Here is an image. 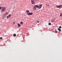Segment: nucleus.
<instances>
[{
  "instance_id": "nucleus-1",
  "label": "nucleus",
  "mask_w": 62,
  "mask_h": 62,
  "mask_svg": "<svg viewBox=\"0 0 62 62\" xmlns=\"http://www.w3.org/2000/svg\"><path fill=\"white\" fill-rule=\"evenodd\" d=\"M6 8L5 7H3L2 8L1 11H4L6 10Z\"/></svg>"
},
{
  "instance_id": "nucleus-2",
  "label": "nucleus",
  "mask_w": 62,
  "mask_h": 62,
  "mask_svg": "<svg viewBox=\"0 0 62 62\" xmlns=\"http://www.w3.org/2000/svg\"><path fill=\"white\" fill-rule=\"evenodd\" d=\"M56 7L57 8H62V5H61L58 6H57Z\"/></svg>"
},
{
  "instance_id": "nucleus-3",
  "label": "nucleus",
  "mask_w": 62,
  "mask_h": 62,
  "mask_svg": "<svg viewBox=\"0 0 62 62\" xmlns=\"http://www.w3.org/2000/svg\"><path fill=\"white\" fill-rule=\"evenodd\" d=\"M31 2L32 4H35V0H31Z\"/></svg>"
},
{
  "instance_id": "nucleus-4",
  "label": "nucleus",
  "mask_w": 62,
  "mask_h": 62,
  "mask_svg": "<svg viewBox=\"0 0 62 62\" xmlns=\"http://www.w3.org/2000/svg\"><path fill=\"white\" fill-rule=\"evenodd\" d=\"M11 16V15L9 14L8 16H7V19H8V18H10V17Z\"/></svg>"
},
{
  "instance_id": "nucleus-5",
  "label": "nucleus",
  "mask_w": 62,
  "mask_h": 62,
  "mask_svg": "<svg viewBox=\"0 0 62 62\" xmlns=\"http://www.w3.org/2000/svg\"><path fill=\"white\" fill-rule=\"evenodd\" d=\"M41 7H42V5H40L38 6V8H39V9H40V8H41Z\"/></svg>"
},
{
  "instance_id": "nucleus-6",
  "label": "nucleus",
  "mask_w": 62,
  "mask_h": 62,
  "mask_svg": "<svg viewBox=\"0 0 62 62\" xmlns=\"http://www.w3.org/2000/svg\"><path fill=\"white\" fill-rule=\"evenodd\" d=\"M28 14L29 15H32L33 14V13H29Z\"/></svg>"
},
{
  "instance_id": "nucleus-7",
  "label": "nucleus",
  "mask_w": 62,
  "mask_h": 62,
  "mask_svg": "<svg viewBox=\"0 0 62 62\" xmlns=\"http://www.w3.org/2000/svg\"><path fill=\"white\" fill-rule=\"evenodd\" d=\"M17 25H18V27H19V28H20V27L21 26V25L20 24H19V23L17 24Z\"/></svg>"
},
{
  "instance_id": "nucleus-8",
  "label": "nucleus",
  "mask_w": 62,
  "mask_h": 62,
  "mask_svg": "<svg viewBox=\"0 0 62 62\" xmlns=\"http://www.w3.org/2000/svg\"><path fill=\"white\" fill-rule=\"evenodd\" d=\"M34 6L35 7H36V8H38L39 6L38 5H34Z\"/></svg>"
},
{
  "instance_id": "nucleus-9",
  "label": "nucleus",
  "mask_w": 62,
  "mask_h": 62,
  "mask_svg": "<svg viewBox=\"0 0 62 62\" xmlns=\"http://www.w3.org/2000/svg\"><path fill=\"white\" fill-rule=\"evenodd\" d=\"M33 9H35V10H36V9H37L36 8V7H35V6L33 7Z\"/></svg>"
},
{
  "instance_id": "nucleus-10",
  "label": "nucleus",
  "mask_w": 62,
  "mask_h": 62,
  "mask_svg": "<svg viewBox=\"0 0 62 62\" xmlns=\"http://www.w3.org/2000/svg\"><path fill=\"white\" fill-rule=\"evenodd\" d=\"M23 22L22 21H21V22H20V24H23Z\"/></svg>"
},
{
  "instance_id": "nucleus-11",
  "label": "nucleus",
  "mask_w": 62,
  "mask_h": 62,
  "mask_svg": "<svg viewBox=\"0 0 62 62\" xmlns=\"http://www.w3.org/2000/svg\"><path fill=\"white\" fill-rule=\"evenodd\" d=\"M30 12V11L29 10H27L26 11V12L27 13H28V12Z\"/></svg>"
},
{
  "instance_id": "nucleus-12",
  "label": "nucleus",
  "mask_w": 62,
  "mask_h": 62,
  "mask_svg": "<svg viewBox=\"0 0 62 62\" xmlns=\"http://www.w3.org/2000/svg\"><path fill=\"white\" fill-rule=\"evenodd\" d=\"M14 37H16V34H14L13 35Z\"/></svg>"
},
{
  "instance_id": "nucleus-13",
  "label": "nucleus",
  "mask_w": 62,
  "mask_h": 62,
  "mask_svg": "<svg viewBox=\"0 0 62 62\" xmlns=\"http://www.w3.org/2000/svg\"><path fill=\"white\" fill-rule=\"evenodd\" d=\"M58 30L60 32L61 30V29H58Z\"/></svg>"
},
{
  "instance_id": "nucleus-14",
  "label": "nucleus",
  "mask_w": 62,
  "mask_h": 62,
  "mask_svg": "<svg viewBox=\"0 0 62 62\" xmlns=\"http://www.w3.org/2000/svg\"><path fill=\"white\" fill-rule=\"evenodd\" d=\"M55 33H57V31H56V30H55Z\"/></svg>"
},
{
  "instance_id": "nucleus-15",
  "label": "nucleus",
  "mask_w": 62,
  "mask_h": 62,
  "mask_svg": "<svg viewBox=\"0 0 62 62\" xmlns=\"http://www.w3.org/2000/svg\"><path fill=\"white\" fill-rule=\"evenodd\" d=\"M48 25H51V23H48Z\"/></svg>"
},
{
  "instance_id": "nucleus-16",
  "label": "nucleus",
  "mask_w": 62,
  "mask_h": 62,
  "mask_svg": "<svg viewBox=\"0 0 62 62\" xmlns=\"http://www.w3.org/2000/svg\"><path fill=\"white\" fill-rule=\"evenodd\" d=\"M60 16L62 17V13H61L60 14Z\"/></svg>"
},
{
  "instance_id": "nucleus-17",
  "label": "nucleus",
  "mask_w": 62,
  "mask_h": 62,
  "mask_svg": "<svg viewBox=\"0 0 62 62\" xmlns=\"http://www.w3.org/2000/svg\"><path fill=\"white\" fill-rule=\"evenodd\" d=\"M46 6H47V7H49V5H46Z\"/></svg>"
},
{
  "instance_id": "nucleus-18",
  "label": "nucleus",
  "mask_w": 62,
  "mask_h": 62,
  "mask_svg": "<svg viewBox=\"0 0 62 62\" xmlns=\"http://www.w3.org/2000/svg\"><path fill=\"white\" fill-rule=\"evenodd\" d=\"M3 39V38L2 37H1L0 38V39Z\"/></svg>"
},
{
  "instance_id": "nucleus-19",
  "label": "nucleus",
  "mask_w": 62,
  "mask_h": 62,
  "mask_svg": "<svg viewBox=\"0 0 62 62\" xmlns=\"http://www.w3.org/2000/svg\"><path fill=\"white\" fill-rule=\"evenodd\" d=\"M37 23H39V21H37Z\"/></svg>"
},
{
  "instance_id": "nucleus-20",
  "label": "nucleus",
  "mask_w": 62,
  "mask_h": 62,
  "mask_svg": "<svg viewBox=\"0 0 62 62\" xmlns=\"http://www.w3.org/2000/svg\"><path fill=\"white\" fill-rule=\"evenodd\" d=\"M61 26H60L59 27V28H61Z\"/></svg>"
},
{
  "instance_id": "nucleus-21",
  "label": "nucleus",
  "mask_w": 62,
  "mask_h": 62,
  "mask_svg": "<svg viewBox=\"0 0 62 62\" xmlns=\"http://www.w3.org/2000/svg\"><path fill=\"white\" fill-rule=\"evenodd\" d=\"M2 9V7H0V10H1Z\"/></svg>"
},
{
  "instance_id": "nucleus-22",
  "label": "nucleus",
  "mask_w": 62,
  "mask_h": 62,
  "mask_svg": "<svg viewBox=\"0 0 62 62\" xmlns=\"http://www.w3.org/2000/svg\"><path fill=\"white\" fill-rule=\"evenodd\" d=\"M13 24H15V22H13Z\"/></svg>"
},
{
  "instance_id": "nucleus-23",
  "label": "nucleus",
  "mask_w": 62,
  "mask_h": 62,
  "mask_svg": "<svg viewBox=\"0 0 62 62\" xmlns=\"http://www.w3.org/2000/svg\"><path fill=\"white\" fill-rule=\"evenodd\" d=\"M8 13H6V14H8Z\"/></svg>"
}]
</instances>
